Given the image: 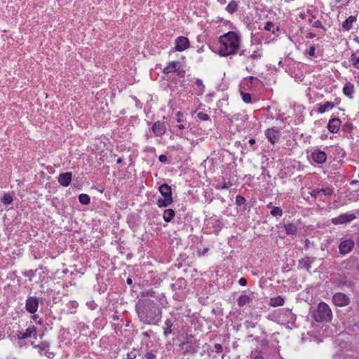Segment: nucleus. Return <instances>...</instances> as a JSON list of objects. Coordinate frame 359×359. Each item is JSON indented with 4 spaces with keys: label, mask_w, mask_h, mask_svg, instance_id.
<instances>
[{
    "label": "nucleus",
    "mask_w": 359,
    "mask_h": 359,
    "mask_svg": "<svg viewBox=\"0 0 359 359\" xmlns=\"http://www.w3.org/2000/svg\"><path fill=\"white\" fill-rule=\"evenodd\" d=\"M139 320L144 325H158L162 318V309L150 299H140L135 306Z\"/></svg>",
    "instance_id": "obj_1"
},
{
    "label": "nucleus",
    "mask_w": 359,
    "mask_h": 359,
    "mask_svg": "<svg viewBox=\"0 0 359 359\" xmlns=\"http://www.w3.org/2000/svg\"><path fill=\"white\" fill-rule=\"evenodd\" d=\"M241 43V37L234 32H229L219 36L218 53L227 57L238 53Z\"/></svg>",
    "instance_id": "obj_2"
},
{
    "label": "nucleus",
    "mask_w": 359,
    "mask_h": 359,
    "mask_svg": "<svg viewBox=\"0 0 359 359\" xmlns=\"http://www.w3.org/2000/svg\"><path fill=\"white\" fill-rule=\"evenodd\" d=\"M311 317L318 323H329L332 319V312L327 304L320 302L313 311Z\"/></svg>",
    "instance_id": "obj_3"
},
{
    "label": "nucleus",
    "mask_w": 359,
    "mask_h": 359,
    "mask_svg": "<svg viewBox=\"0 0 359 359\" xmlns=\"http://www.w3.org/2000/svg\"><path fill=\"white\" fill-rule=\"evenodd\" d=\"M174 292L173 299L177 301H184L187 296V282L184 277L175 279V282L170 285Z\"/></svg>",
    "instance_id": "obj_4"
},
{
    "label": "nucleus",
    "mask_w": 359,
    "mask_h": 359,
    "mask_svg": "<svg viewBox=\"0 0 359 359\" xmlns=\"http://www.w3.org/2000/svg\"><path fill=\"white\" fill-rule=\"evenodd\" d=\"M158 190L163 198L158 199L156 202L158 207L161 208H166L171 205L173 202L171 187L166 183H163L159 187Z\"/></svg>",
    "instance_id": "obj_5"
},
{
    "label": "nucleus",
    "mask_w": 359,
    "mask_h": 359,
    "mask_svg": "<svg viewBox=\"0 0 359 359\" xmlns=\"http://www.w3.org/2000/svg\"><path fill=\"white\" fill-rule=\"evenodd\" d=\"M276 321L280 324L294 323L296 321V315L292 312V310L283 308L277 310L273 314Z\"/></svg>",
    "instance_id": "obj_6"
},
{
    "label": "nucleus",
    "mask_w": 359,
    "mask_h": 359,
    "mask_svg": "<svg viewBox=\"0 0 359 359\" xmlns=\"http://www.w3.org/2000/svg\"><path fill=\"white\" fill-rule=\"evenodd\" d=\"M180 348L183 354H195L199 349V344L197 340L190 335L185 338L181 343Z\"/></svg>",
    "instance_id": "obj_7"
},
{
    "label": "nucleus",
    "mask_w": 359,
    "mask_h": 359,
    "mask_svg": "<svg viewBox=\"0 0 359 359\" xmlns=\"http://www.w3.org/2000/svg\"><path fill=\"white\" fill-rule=\"evenodd\" d=\"M142 297H147L146 299H149V297L154 298L157 300L162 307H167L168 306V302L167 298L165 297V293L159 292L155 290L153 288L144 290L141 292Z\"/></svg>",
    "instance_id": "obj_8"
},
{
    "label": "nucleus",
    "mask_w": 359,
    "mask_h": 359,
    "mask_svg": "<svg viewBox=\"0 0 359 359\" xmlns=\"http://www.w3.org/2000/svg\"><path fill=\"white\" fill-rule=\"evenodd\" d=\"M334 283L339 288H353L355 285L354 278L349 273H339L334 279Z\"/></svg>",
    "instance_id": "obj_9"
},
{
    "label": "nucleus",
    "mask_w": 359,
    "mask_h": 359,
    "mask_svg": "<svg viewBox=\"0 0 359 359\" xmlns=\"http://www.w3.org/2000/svg\"><path fill=\"white\" fill-rule=\"evenodd\" d=\"M50 343L47 341H41L39 344L34 345V348L37 350L40 355H46L48 359H53L55 353L50 351Z\"/></svg>",
    "instance_id": "obj_10"
},
{
    "label": "nucleus",
    "mask_w": 359,
    "mask_h": 359,
    "mask_svg": "<svg viewBox=\"0 0 359 359\" xmlns=\"http://www.w3.org/2000/svg\"><path fill=\"white\" fill-rule=\"evenodd\" d=\"M350 298L348 295L343 292H336L332 296L333 304L339 307H343L350 304Z\"/></svg>",
    "instance_id": "obj_11"
},
{
    "label": "nucleus",
    "mask_w": 359,
    "mask_h": 359,
    "mask_svg": "<svg viewBox=\"0 0 359 359\" xmlns=\"http://www.w3.org/2000/svg\"><path fill=\"white\" fill-rule=\"evenodd\" d=\"M40 299H41L35 296L28 297L25 302L26 311L29 313H36L39 308Z\"/></svg>",
    "instance_id": "obj_12"
},
{
    "label": "nucleus",
    "mask_w": 359,
    "mask_h": 359,
    "mask_svg": "<svg viewBox=\"0 0 359 359\" xmlns=\"http://www.w3.org/2000/svg\"><path fill=\"white\" fill-rule=\"evenodd\" d=\"M175 320L172 318L165 319L163 326L165 337H168L170 334L175 335L177 332V328L175 325Z\"/></svg>",
    "instance_id": "obj_13"
},
{
    "label": "nucleus",
    "mask_w": 359,
    "mask_h": 359,
    "mask_svg": "<svg viewBox=\"0 0 359 359\" xmlns=\"http://www.w3.org/2000/svg\"><path fill=\"white\" fill-rule=\"evenodd\" d=\"M356 217L354 214L344 213L338 217H334L331 219V222L334 225L344 224L351 222L355 219Z\"/></svg>",
    "instance_id": "obj_14"
},
{
    "label": "nucleus",
    "mask_w": 359,
    "mask_h": 359,
    "mask_svg": "<svg viewBox=\"0 0 359 359\" xmlns=\"http://www.w3.org/2000/svg\"><path fill=\"white\" fill-rule=\"evenodd\" d=\"M257 293L255 292H249L248 294H243L237 299V304L239 307H243L247 304H250L252 300L257 297Z\"/></svg>",
    "instance_id": "obj_15"
},
{
    "label": "nucleus",
    "mask_w": 359,
    "mask_h": 359,
    "mask_svg": "<svg viewBox=\"0 0 359 359\" xmlns=\"http://www.w3.org/2000/svg\"><path fill=\"white\" fill-rule=\"evenodd\" d=\"M264 134L269 142L272 144H274L278 141L280 132L278 128L272 127L266 129Z\"/></svg>",
    "instance_id": "obj_16"
},
{
    "label": "nucleus",
    "mask_w": 359,
    "mask_h": 359,
    "mask_svg": "<svg viewBox=\"0 0 359 359\" xmlns=\"http://www.w3.org/2000/svg\"><path fill=\"white\" fill-rule=\"evenodd\" d=\"M311 158L318 164H323L327 160V154L325 151L316 149L311 152Z\"/></svg>",
    "instance_id": "obj_17"
},
{
    "label": "nucleus",
    "mask_w": 359,
    "mask_h": 359,
    "mask_svg": "<svg viewBox=\"0 0 359 359\" xmlns=\"http://www.w3.org/2000/svg\"><path fill=\"white\" fill-rule=\"evenodd\" d=\"M175 50L182 52L189 47L190 43L187 37L180 36L175 39Z\"/></svg>",
    "instance_id": "obj_18"
},
{
    "label": "nucleus",
    "mask_w": 359,
    "mask_h": 359,
    "mask_svg": "<svg viewBox=\"0 0 359 359\" xmlns=\"http://www.w3.org/2000/svg\"><path fill=\"white\" fill-rule=\"evenodd\" d=\"M151 130L156 137H161L165 134L167 128L165 122L157 121L153 123Z\"/></svg>",
    "instance_id": "obj_19"
},
{
    "label": "nucleus",
    "mask_w": 359,
    "mask_h": 359,
    "mask_svg": "<svg viewBox=\"0 0 359 359\" xmlns=\"http://www.w3.org/2000/svg\"><path fill=\"white\" fill-rule=\"evenodd\" d=\"M355 245V242L352 239H347L340 243L339 245V252L346 255L350 252Z\"/></svg>",
    "instance_id": "obj_20"
},
{
    "label": "nucleus",
    "mask_w": 359,
    "mask_h": 359,
    "mask_svg": "<svg viewBox=\"0 0 359 359\" xmlns=\"http://www.w3.org/2000/svg\"><path fill=\"white\" fill-rule=\"evenodd\" d=\"M36 328L34 325H32L28 327L25 331L18 332L17 334V337L18 339H25L32 336L36 337Z\"/></svg>",
    "instance_id": "obj_21"
},
{
    "label": "nucleus",
    "mask_w": 359,
    "mask_h": 359,
    "mask_svg": "<svg viewBox=\"0 0 359 359\" xmlns=\"http://www.w3.org/2000/svg\"><path fill=\"white\" fill-rule=\"evenodd\" d=\"M316 257H306L299 260L298 268L300 269H306L308 272L310 271L311 264L315 262Z\"/></svg>",
    "instance_id": "obj_22"
},
{
    "label": "nucleus",
    "mask_w": 359,
    "mask_h": 359,
    "mask_svg": "<svg viewBox=\"0 0 359 359\" xmlns=\"http://www.w3.org/2000/svg\"><path fill=\"white\" fill-rule=\"evenodd\" d=\"M72 172H66L60 173L57 177V181L59 184L65 187H68L72 182Z\"/></svg>",
    "instance_id": "obj_23"
},
{
    "label": "nucleus",
    "mask_w": 359,
    "mask_h": 359,
    "mask_svg": "<svg viewBox=\"0 0 359 359\" xmlns=\"http://www.w3.org/2000/svg\"><path fill=\"white\" fill-rule=\"evenodd\" d=\"M341 124V121L339 118L333 117L329 120L327 128L330 133H337Z\"/></svg>",
    "instance_id": "obj_24"
},
{
    "label": "nucleus",
    "mask_w": 359,
    "mask_h": 359,
    "mask_svg": "<svg viewBox=\"0 0 359 359\" xmlns=\"http://www.w3.org/2000/svg\"><path fill=\"white\" fill-rule=\"evenodd\" d=\"M235 203L237 206L241 207V211H250L252 207V204L247 203L245 198L241 195H237L236 196Z\"/></svg>",
    "instance_id": "obj_25"
},
{
    "label": "nucleus",
    "mask_w": 359,
    "mask_h": 359,
    "mask_svg": "<svg viewBox=\"0 0 359 359\" xmlns=\"http://www.w3.org/2000/svg\"><path fill=\"white\" fill-rule=\"evenodd\" d=\"M277 226H283L285 229V231L287 235H296V233H297V226L290 222H287L285 223L284 222L283 224L280 223L278 225H277Z\"/></svg>",
    "instance_id": "obj_26"
},
{
    "label": "nucleus",
    "mask_w": 359,
    "mask_h": 359,
    "mask_svg": "<svg viewBox=\"0 0 359 359\" xmlns=\"http://www.w3.org/2000/svg\"><path fill=\"white\" fill-rule=\"evenodd\" d=\"M208 225L210 226V228L212 229L211 233H218L221 229H222L223 224L222 222L217 219H211L208 221Z\"/></svg>",
    "instance_id": "obj_27"
},
{
    "label": "nucleus",
    "mask_w": 359,
    "mask_h": 359,
    "mask_svg": "<svg viewBox=\"0 0 359 359\" xmlns=\"http://www.w3.org/2000/svg\"><path fill=\"white\" fill-rule=\"evenodd\" d=\"M181 66V64L178 61H172L168 63L167 66H165L163 69V73L165 74H168L170 73H175L177 67Z\"/></svg>",
    "instance_id": "obj_28"
},
{
    "label": "nucleus",
    "mask_w": 359,
    "mask_h": 359,
    "mask_svg": "<svg viewBox=\"0 0 359 359\" xmlns=\"http://www.w3.org/2000/svg\"><path fill=\"white\" fill-rule=\"evenodd\" d=\"M259 81L257 77H254L252 76H248L243 79L242 83L240 85V90H249L252 87L253 81Z\"/></svg>",
    "instance_id": "obj_29"
},
{
    "label": "nucleus",
    "mask_w": 359,
    "mask_h": 359,
    "mask_svg": "<svg viewBox=\"0 0 359 359\" xmlns=\"http://www.w3.org/2000/svg\"><path fill=\"white\" fill-rule=\"evenodd\" d=\"M356 16L351 15L342 22V28L344 31H349L353 27V22H356Z\"/></svg>",
    "instance_id": "obj_30"
},
{
    "label": "nucleus",
    "mask_w": 359,
    "mask_h": 359,
    "mask_svg": "<svg viewBox=\"0 0 359 359\" xmlns=\"http://www.w3.org/2000/svg\"><path fill=\"white\" fill-rule=\"evenodd\" d=\"M335 107V104L332 102H326L318 104V112L323 114L327 111L332 109Z\"/></svg>",
    "instance_id": "obj_31"
},
{
    "label": "nucleus",
    "mask_w": 359,
    "mask_h": 359,
    "mask_svg": "<svg viewBox=\"0 0 359 359\" xmlns=\"http://www.w3.org/2000/svg\"><path fill=\"white\" fill-rule=\"evenodd\" d=\"M264 29L266 31L271 32L273 34L278 36V32L280 31V27L276 25L273 22L268 21L265 23Z\"/></svg>",
    "instance_id": "obj_32"
},
{
    "label": "nucleus",
    "mask_w": 359,
    "mask_h": 359,
    "mask_svg": "<svg viewBox=\"0 0 359 359\" xmlns=\"http://www.w3.org/2000/svg\"><path fill=\"white\" fill-rule=\"evenodd\" d=\"M343 93L347 97L351 98L354 93V86L350 82H347L343 87Z\"/></svg>",
    "instance_id": "obj_33"
},
{
    "label": "nucleus",
    "mask_w": 359,
    "mask_h": 359,
    "mask_svg": "<svg viewBox=\"0 0 359 359\" xmlns=\"http://www.w3.org/2000/svg\"><path fill=\"white\" fill-rule=\"evenodd\" d=\"M284 298L282 296L279 295L278 297L271 298L269 305L273 307H276L279 306H283L284 304Z\"/></svg>",
    "instance_id": "obj_34"
},
{
    "label": "nucleus",
    "mask_w": 359,
    "mask_h": 359,
    "mask_svg": "<svg viewBox=\"0 0 359 359\" xmlns=\"http://www.w3.org/2000/svg\"><path fill=\"white\" fill-rule=\"evenodd\" d=\"M175 215V212L173 209H165L163 212V218L166 223H168L172 221Z\"/></svg>",
    "instance_id": "obj_35"
},
{
    "label": "nucleus",
    "mask_w": 359,
    "mask_h": 359,
    "mask_svg": "<svg viewBox=\"0 0 359 359\" xmlns=\"http://www.w3.org/2000/svg\"><path fill=\"white\" fill-rule=\"evenodd\" d=\"M237 10L238 4L235 0H231L225 8V11L230 14L236 13Z\"/></svg>",
    "instance_id": "obj_36"
},
{
    "label": "nucleus",
    "mask_w": 359,
    "mask_h": 359,
    "mask_svg": "<svg viewBox=\"0 0 359 359\" xmlns=\"http://www.w3.org/2000/svg\"><path fill=\"white\" fill-rule=\"evenodd\" d=\"M195 83L198 87L196 94L197 95H202L204 93L205 90V87L203 83V81L201 79L198 78L196 79Z\"/></svg>",
    "instance_id": "obj_37"
},
{
    "label": "nucleus",
    "mask_w": 359,
    "mask_h": 359,
    "mask_svg": "<svg viewBox=\"0 0 359 359\" xmlns=\"http://www.w3.org/2000/svg\"><path fill=\"white\" fill-rule=\"evenodd\" d=\"M13 198L10 193H4L1 198V202L4 205H10L13 203Z\"/></svg>",
    "instance_id": "obj_38"
},
{
    "label": "nucleus",
    "mask_w": 359,
    "mask_h": 359,
    "mask_svg": "<svg viewBox=\"0 0 359 359\" xmlns=\"http://www.w3.org/2000/svg\"><path fill=\"white\" fill-rule=\"evenodd\" d=\"M79 201L83 205H88L90 202V196L86 194H81L79 195Z\"/></svg>",
    "instance_id": "obj_39"
},
{
    "label": "nucleus",
    "mask_w": 359,
    "mask_h": 359,
    "mask_svg": "<svg viewBox=\"0 0 359 359\" xmlns=\"http://www.w3.org/2000/svg\"><path fill=\"white\" fill-rule=\"evenodd\" d=\"M283 214V210L280 207L275 206L270 212L272 217H281Z\"/></svg>",
    "instance_id": "obj_40"
},
{
    "label": "nucleus",
    "mask_w": 359,
    "mask_h": 359,
    "mask_svg": "<svg viewBox=\"0 0 359 359\" xmlns=\"http://www.w3.org/2000/svg\"><path fill=\"white\" fill-rule=\"evenodd\" d=\"M241 95L242 96L243 101L246 103L249 104L252 102V96L250 93H245L243 90H240Z\"/></svg>",
    "instance_id": "obj_41"
},
{
    "label": "nucleus",
    "mask_w": 359,
    "mask_h": 359,
    "mask_svg": "<svg viewBox=\"0 0 359 359\" xmlns=\"http://www.w3.org/2000/svg\"><path fill=\"white\" fill-rule=\"evenodd\" d=\"M37 269L36 270H27L23 271L22 273L25 277H28L30 282L32 281L33 278L36 276Z\"/></svg>",
    "instance_id": "obj_42"
},
{
    "label": "nucleus",
    "mask_w": 359,
    "mask_h": 359,
    "mask_svg": "<svg viewBox=\"0 0 359 359\" xmlns=\"http://www.w3.org/2000/svg\"><path fill=\"white\" fill-rule=\"evenodd\" d=\"M141 349L133 348V350L127 354V359H135L137 355H140Z\"/></svg>",
    "instance_id": "obj_43"
},
{
    "label": "nucleus",
    "mask_w": 359,
    "mask_h": 359,
    "mask_svg": "<svg viewBox=\"0 0 359 359\" xmlns=\"http://www.w3.org/2000/svg\"><path fill=\"white\" fill-rule=\"evenodd\" d=\"M353 126L352 123L348 121V122H346L342 126L341 130L345 133H351L353 131Z\"/></svg>",
    "instance_id": "obj_44"
},
{
    "label": "nucleus",
    "mask_w": 359,
    "mask_h": 359,
    "mask_svg": "<svg viewBox=\"0 0 359 359\" xmlns=\"http://www.w3.org/2000/svg\"><path fill=\"white\" fill-rule=\"evenodd\" d=\"M262 57V49L259 48L257 50H254L252 53L249 56V58L252 60L260 59Z\"/></svg>",
    "instance_id": "obj_45"
},
{
    "label": "nucleus",
    "mask_w": 359,
    "mask_h": 359,
    "mask_svg": "<svg viewBox=\"0 0 359 359\" xmlns=\"http://www.w3.org/2000/svg\"><path fill=\"white\" fill-rule=\"evenodd\" d=\"M197 117L202 121H208L210 119V116L208 114L200 111L197 114Z\"/></svg>",
    "instance_id": "obj_46"
},
{
    "label": "nucleus",
    "mask_w": 359,
    "mask_h": 359,
    "mask_svg": "<svg viewBox=\"0 0 359 359\" xmlns=\"http://www.w3.org/2000/svg\"><path fill=\"white\" fill-rule=\"evenodd\" d=\"M232 185H233L232 183L230 181H228V182H224L220 186H219V185L217 186L216 189H227L230 188Z\"/></svg>",
    "instance_id": "obj_47"
},
{
    "label": "nucleus",
    "mask_w": 359,
    "mask_h": 359,
    "mask_svg": "<svg viewBox=\"0 0 359 359\" xmlns=\"http://www.w3.org/2000/svg\"><path fill=\"white\" fill-rule=\"evenodd\" d=\"M86 304L87 307L92 311L97 308V304L95 303L94 300L88 301L86 303Z\"/></svg>",
    "instance_id": "obj_48"
},
{
    "label": "nucleus",
    "mask_w": 359,
    "mask_h": 359,
    "mask_svg": "<svg viewBox=\"0 0 359 359\" xmlns=\"http://www.w3.org/2000/svg\"><path fill=\"white\" fill-rule=\"evenodd\" d=\"M320 192L323 193L325 196H331L333 194V190L330 187H327L325 189H320Z\"/></svg>",
    "instance_id": "obj_49"
},
{
    "label": "nucleus",
    "mask_w": 359,
    "mask_h": 359,
    "mask_svg": "<svg viewBox=\"0 0 359 359\" xmlns=\"http://www.w3.org/2000/svg\"><path fill=\"white\" fill-rule=\"evenodd\" d=\"M188 258H189V257L186 253H181L179 255L177 259L180 260V262H182L184 263H189Z\"/></svg>",
    "instance_id": "obj_50"
},
{
    "label": "nucleus",
    "mask_w": 359,
    "mask_h": 359,
    "mask_svg": "<svg viewBox=\"0 0 359 359\" xmlns=\"http://www.w3.org/2000/svg\"><path fill=\"white\" fill-rule=\"evenodd\" d=\"M144 358L145 359H157V357L153 351L147 352L144 354Z\"/></svg>",
    "instance_id": "obj_51"
},
{
    "label": "nucleus",
    "mask_w": 359,
    "mask_h": 359,
    "mask_svg": "<svg viewBox=\"0 0 359 359\" xmlns=\"http://www.w3.org/2000/svg\"><path fill=\"white\" fill-rule=\"evenodd\" d=\"M189 266V263H184L182 262H181L177 259L176 260V262L175 263V266L179 269H180L184 266Z\"/></svg>",
    "instance_id": "obj_52"
},
{
    "label": "nucleus",
    "mask_w": 359,
    "mask_h": 359,
    "mask_svg": "<svg viewBox=\"0 0 359 359\" xmlns=\"http://www.w3.org/2000/svg\"><path fill=\"white\" fill-rule=\"evenodd\" d=\"M256 140L255 138H250L248 140V144L251 148L252 151H255L257 149V147L255 146Z\"/></svg>",
    "instance_id": "obj_53"
},
{
    "label": "nucleus",
    "mask_w": 359,
    "mask_h": 359,
    "mask_svg": "<svg viewBox=\"0 0 359 359\" xmlns=\"http://www.w3.org/2000/svg\"><path fill=\"white\" fill-rule=\"evenodd\" d=\"M209 251L208 248H204L203 249H198L197 250V254L199 257L205 255Z\"/></svg>",
    "instance_id": "obj_54"
},
{
    "label": "nucleus",
    "mask_w": 359,
    "mask_h": 359,
    "mask_svg": "<svg viewBox=\"0 0 359 359\" xmlns=\"http://www.w3.org/2000/svg\"><path fill=\"white\" fill-rule=\"evenodd\" d=\"M320 189H314L311 191H310V195L313 198H317L318 194H320Z\"/></svg>",
    "instance_id": "obj_55"
},
{
    "label": "nucleus",
    "mask_w": 359,
    "mask_h": 359,
    "mask_svg": "<svg viewBox=\"0 0 359 359\" xmlns=\"http://www.w3.org/2000/svg\"><path fill=\"white\" fill-rule=\"evenodd\" d=\"M175 73H177V75H179L180 76L183 77V76H184V74H185V70L183 69H181V66H179L177 67V71Z\"/></svg>",
    "instance_id": "obj_56"
},
{
    "label": "nucleus",
    "mask_w": 359,
    "mask_h": 359,
    "mask_svg": "<svg viewBox=\"0 0 359 359\" xmlns=\"http://www.w3.org/2000/svg\"><path fill=\"white\" fill-rule=\"evenodd\" d=\"M316 47L314 46H311L309 47L308 55L311 57H313L315 55Z\"/></svg>",
    "instance_id": "obj_57"
},
{
    "label": "nucleus",
    "mask_w": 359,
    "mask_h": 359,
    "mask_svg": "<svg viewBox=\"0 0 359 359\" xmlns=\"http://www.w3.org/2000/svg\"><path fill=\"white\" fill-rule=\"evenodd\" d=\"M214 347L216 349V353L217 354L221 353L223 351L222 346L220 344H215Z\"/></svg>",
    "instance_id": "obj_58"
},
{
    "label": "nucleus",
    "mask_w": 359,
    "mask_h": 359,
    "mask_svg": "<svg viewBox=\"0 0 359 359\" xmlns=\"http://www.w3.org/2000/svg\"><path fill=\"white\" fill-rule=\"evenodd\" d=\"M313 27L316 28H322L323 29H325L320 20L315 21L313 24Z\"/></svg>",
    "instance_id": "obj_59"
},
{
    "label": "nucleus",
    "mask_w": 359,
    "mask_h": 359,
    "mask_svg": "<svg viewBox=\"0 0 359 359\" xmlns=\"http://www.w3.org/2000/svg\"><path fill=\"white\" fill-rule=\"evenodd\" d=\"M158 160L161 163H166L168 161V158L166 156V155L165 154H161L159 156H158Z\"/></svg>",
    "instance_id": "obj_60"
},
{
    "label": "nucleus",
    "mask_w": 359,
    "mask_h": 359,
    "mask_svg": "<svg viewBox=\"0 0 359 359\" xmlns=\"http://www.w3.org/2000/svg\"><path fill=\"white\" fill-rule=\"evenodd\" d=\"M248 283V280L246 278H241L239 280H238V284L241 285V286H245Z\"/></svg>",
    "instance_id": "obj_61"
},
{
    "label": "nucleus",
    "mask_w": 359,
    "mask_h": 359,
    "mask_svg": "<svg viewBox=\"0 0 359 359\" xmlns=\"http://www.w3.org/2000/svg\"><path fill=\"white\" fill-rule=\"evenodd\" d=\"M176 115L177 116V122L179 123H181L183 121V120L181 118V116H183L182 112L178 111V112H177Z\"/></svg>",
    "instance_id": "obj_62"
},
{
    "label": "nucleus",
    "mask_w": 359,
    "mask_h": 359,
    "mask_svg": "<svg viewBox=\"0 0 359 359\" xmlns=\"http://www.w3.org/2000/svg\"><path fill=\"white\" fill-rule=\"evenodd\" d=\"M242 117V115L241 114H236L232 116V118L231 119V121L238 120L240 118Z\"/></svg>",
    "instance_id": "obj_63"
},
{
    "label": "nucleus",
    "mask_w": 359,
    "mask_h": 359,
    "mask_svg": "<svg viewBox=\"0 0 359 359\" xmlns=\"http://www.w3.org/2000/svg\"><path fill=\"white\" fill-rule=\"evenodd\" d=\"M316 34L315 33H313V32H309L306 36V39H313L314 37H316Z\"/></svg>",
    "instance_id": "obj_64"
}]
</instances>
